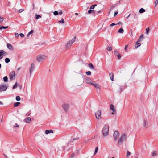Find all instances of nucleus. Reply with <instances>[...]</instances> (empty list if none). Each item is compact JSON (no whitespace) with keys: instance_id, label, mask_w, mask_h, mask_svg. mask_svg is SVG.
I'll return each mask as SVG.
<instances>
[{"instance_id":"nucleus-1","label":"nucleus","mask_w":158,"mask_h":158,"mask_svg":"<svg viewBox=\"0 0 158 158\" xmlns=\"http://www.w3.org/2000/svg\"><path fill=\"white\" fill-rule=\"evenodd\" d=\"M109 129V126L108 125L105 124L102 129V134L104 137H105L108 135Z\"/></svg>"},{"instance_id":"nucleus-2","label":"nucleus","mask_w":158,"mask_h":158,"mask_svg":"<svg viewBox=\"0 0 158 158\" xmlns=\"http://www.w3.org/2000/svg\"><path fill=\"white\" fill-rule=\"evenodd\" d=\"M126 137L127 135L125 133L122 134L118 140V144L120 145L123 141H125L126 139Z\"/></svg>"},{"instance_id":"nucleus-3","label":"nucleus","mask_w":158,"mask_h":158,"mask_svg":"<svg viewBox=\"0 0 158 158\" xmlns=\"http://www.w3.org/2000/svg\"><path fill=\"white\" fill-rule=\"evenodd\" d=\"M75 41V37L73 38L72 40H69L66 45V49H69L73 43Z\"/></svg>"},{"instance_id":"nucleus-4","label":"nucleus","mask_w":158,"mask_h":158,"mask_svg":"<svg viewBox=\"0 0 158 158\" xmlns=\"http://www.w3.org/2000/svg\"><path fill=\"white\" fill-rule=\"evenodd\" d=\"M62 107L64 111L66 113L68 111L69 108V105L67 103H64L62 105Z\"/></svg>"},{"instance_id":"nucleus-5","label":"nucleus","mask_w":158,"mask_h":158,"mask_svg":"<svg viewBox=\"0 0 158 158\" xmlns=\"http://www.w3.org/2000/svg\"><path fill=\"white\" fill-rule=\"evenodd\" d=\"M46 58V56L44 55H40L36 57L37 61L40 62H42Z\"/></svg>"},{"instance_id":"nucleus-6","label":"nucleus","mask_w":158,"mask_h":158,"mask_svg":"<svg viewBox=\"0 0 158 158\" xmlns=\"http://www.w3.org/2000/svg\"><path fill=\"white\" fill-rule=\"evenodd\" d=\"M7 89V87L6 84H3L0 85V92L5 91Z\"/></svg>"},{"instance_id":"nucleus-7","label":"nucleus","mask_w":158,"mask_h":158,"mask_svg":"<svg viewBox=\"0 0 158 158\" xmlns=\"http://www.w3.org/2000/svg\"><path fill=\"white\" fill-rule=\"evenodd\" d=\"M101 111L100 110H98L95 113L96 117L97 119H100L101 118Z\"/></svg>"},{"instance_id":"nucleus-8","label":"nucleus","mask_w":158,"mask_h":158,"mask_svg":"<svg viewBox=\"0 0 158 158\" xmlns=\"http://www.w3.org/2000/svg\"><path fill=\"white\" fill-rule=\"evenodd\" d=\"M114 136L115 141L116 140L119 136V133L118 131H115L114 134Z\"/></svg>"},{"instance_id":"nucleus-9","label":"nucleus","mask_w":158,"mask_h":158,"mask_svg":"<svg viewBox=\"0 0 158 158\" xmlns=\"http://www.w3.org/2000/svg\"><path fill=\"white\" fill-rule=\"evenodd\" d=\"M35 69V65L33 63H32L31 64V67L29 69L30 76L31 75L32 73Z\"/></svg>"},{"instance_id":"nucleus-10","label":"nucleus","mask_w":158,"mask_h":158,"mask_svg":"<svg viewBox=\"0 0 158 158\" xmlns=\"http://www.w3.org/2000/svg\"><path fill=\"white\" fill-rule=\"evenodd\" d=\"M15 73L14 71H12L10 74V78L11 80L14 79L15 78Z\"/></svg>"},{"instance_id":"nucleus-11","label":"nucleus","mask_w":158,"mask_h":158,"mask_svg":"<svg viewBox=\"0 0 158 158\" xmlns=\"http://www.w3.org/2000/svg\"><path fill=\"white\" fill-rule=\"evenodd\" d=\"M110 109L113 111V112L112 113V114H114V113H116V109L115 108L114 106L112 105L111 104L110 105Z\"/></svg>"},{"instance_id":"nucleus-12","label":"nucleus","mask_w":158,"mask_h":158,"mask_svg":"<svg viewBox=\"0 0 158 158\" xmlns=\"http://www.w3.org/2000/svg\"><path fill=\"white\" fill-rule=\"evenodd\" d=\"M85 81L87 83L92 85L93 81L89 78H87L85 80Z\"/></svg>"},{"instance_id":"nucleus-13","label":"nucleus","mask_w":158,"mask_h":158,"mask_svg":"<svg viewBox=\"0 0 158 158\" xmlns=\"http://www.w3.org/2000/svg\"><path fill=\"white\" fill-rule=\"evenodd\" d=\"M92 85L94 86V87L97 89H101L100 86L96 83H93Z\"/></svg>"},{"instance_id":"nucleus-14","label":"nucleus","mask_w":158,"mask_h":158,"mask_svg":"<svg viewBox=\"0 0 158 158\" xmlns=\"http://www.w3.org/2000/svg\"><path fill=\"white\" fill-rule=\"evenodd\" d=\"M7 47L10 50H13V46L7 43Z\"/></svg>"},{"instance_id":"nucleus-15","label":"nucleus","mask_w":158,"mask_h":158,"mask_svg":"<svg viewBox=\"0 0 158 158\" xmlns=\"http://www.w3.org/2000/svg\"><path fill=\"white\" fill-rule=\"evenodd\" d=\"M109 76L110 77V78L111 80L113 81H114V74L113 73H111L109 74Z\"/></svg>"},{"instance_id":"nucleus-16","label":"nucleus","mask_w":158,"mask_h":158,"mask_svg":"<svg viewBox=\"0 0 158 158\" xmlns=\"http://www.w3.org/2000/svg\"><path fill=\"white\" fill-rule=\"evenodd\" d=\"M25 121L27 123H29L31 121V118L29 117L26 118L25 119Z\"/></svg>"},{"instance_id":"nucleus-17","label":"nucleus","mask_w":158,"mask_h":158,"mask_svg":"<svg viewBox=\"0 0 158 158\" xmlns=\"http://www.w3.org/2000/svg\"><path fill=\"white\" fill-rule=\"evenodd\" d=\"M140 45L141 44L140 43H139L138 42H136L135 45V48L136 49L138 47L140 46Z\"/></svg>"},{"instance_id":"nucleus-18","label":"nucleus","mask_w":158,"mask_h":158,"mask_svg":"<svg viewBox=\"0 0 158 158\" xmlns=\"http://www.w3.org/2000/svg\"><path fill=\"white\" fill-rule=\"evenodd\" d=\"M157 156V152L156 151H154L152 154V155L151 156H152V157H154V156Z\"/></svg>"},{"instance_id":"nucleus-19","label":"nucleus","mask_w":158,"mask_h":158,"mask_svg":"<svg viewBox=\"0 0 158 158\" xmlns=\"http://www.w3.org/2000/svg\"><path fill=\"white\" fill-rule=\"evenodd\" d=\"M51 133H53V131L52 130H47L45 131V133L46 134Z\"/></svg>"},{"instance_id":"nucleus-20","label":"nucleus","mask_w":158,"mask_h":158,"mask_svg":"<svg viewBox=\"0 0 158 158\" xmlns=\"http://www.w3.org/2000/svg\"><path fill=\"white\" fill-rule=\"evenodd\" d=\"M0 54H2L3 56L6 55H7V53H6V52L4 51L3 50H0Z\"/></svg>"},{"instance_id":"nucleus-21","label":"nucleus","mask_w":158,"mask_h":158,"mask_svg":"<svg viewBox=\"0 0 158 158\" xmlns=\"http://www.w3.org/2000/svg\"><path fill=\"white\" fill-rule=\"evenodd\" d=\"M143 35H142L141 36H140V37L139 38V39L138 40V41L137 42H141L142 41V40H143Z\"/></svg>"},{"instance_id":"nucleus-22","label":"nucleus","mask_w":158,"mask_h":158,"mask_svg":"<svg viewBox=\"0 0 158 158\" xmlns=\"http://www.w3.org/2000/svg\"><path fill=\"white\" fill-rule=\"evenodd\" d=\"M89 67L91 68V69H94V67L93 65V64L91 63H90L89 64Z\"/></svg>"},{"instance_id":"nucleus-23","label":"nucleus","mask_w":158,"mask_h":158,"mask_svg":"<svg viewBox=\"0 0 158 158\" xmlns=\"http://www.w3.org/2000/svg\"><path fill=\"white\" fill-rule=\"evenodd\" d=\"M124 31V30L122 28H120L118 31V32L120 33H123Z\"/></svg>"},{"instance_id":"nucleus-24","label":"nucleus","mask_w":158,"mask_h":158,"mask_svg":"<svg viewBox=\"0 0 158 158\" xmlns=\"http://www.w3.org/2000/svg\"><path fill=\"white\" fill-rule=\"evenodd\" d=\"M145 9H143V8H141L140 9V10H139V12L140 13H143L145 12Z\"/></svg>"},{"instance_id":"nucleus-25","label":"nucleus","mask_w":158,"mask_h":158,"mask_svg":"<svg viewBox=\"0 0 158 158\" xmlns=\"http://www.w3.org/2000/svg\"><path fill=\"white\" fill-rule=\"evenodd\" d=\"M21 104L20 102H17L14 103V106L15 107H17Z\"/></svg>"},{"instance_id":"nucleus-26","label":"nucleus","mask_w":158,"mask_h":158,"mask_svg":"<svg viewBox=\"0 0 158 158\" xmlns=\"http://www.w3.org/2000/svg\"><path fill=\"white\" fill-rule=\"evenodd\" d=\"M79 139V138H73L69 142V144H71V143L72 142V141L73 140H77L78 139Z\"/></svg>"},{"instance_id":"nucleus-27","label":"nucleus","mask_w":158,"mask_h":158,"mask_svg":"<svg viewBox=\"0 0 158 158\" xmlns=\"http://www.w3.org/2000/svg\"><path fill=\"white\" fill-rule=\"evenodd\" d=\"M19 85V84L17 82H16L15 85L13 86L12 89H14L15 88L17 87Z\"/></svg>"},{"instance_id":"nucleus-28","label":"nucleus","mask_w":158,"mask_h":158,"mask_svg":"<svg viewBox=\"0 0 158 158\" xmlns=\"http://www.w3.org/2000/svg\"><path fill=\"white\" fill-rule=\"evenodd\" d=\"M3 81L4 82H6L8 81V77L7 76H6L3 77Z\"/></svg>"},{"instance_id":"nucleus-29","label":"nucleus","mask_w":158,"mask_h":158,"mask_svg":"<svg viewBox=\"0 0 158 158\" xmlns=\"http://www.w3.org/2000/svg\"><path fill=\"white\" fill-rule=\"evenodd\" d=\"M41 16L40 15H38L37 14L35 15V18L36 19H38L39 18H41Z\"/></svg>"},{"instance_id":"nucleus-30","label":"nucleus","mask_w":158,"mask_h":158,"mask_svg":"<svg viewBox=\"0 0 158 158\" xmlns=\"http://www.w3.org/2000/svg\"><path fill=\"white\" fill-rule=\"evenodd\" d=\"M131 153L129 151H127L126 154V156L127 158H128L129 156L131 155Z\"/></svg>"},{"instance_id":"nucleus-31","label":"nucleus","mask_w":158,"mask_h":158,"mask_svg":"<svg viewBox=\"0 0 158 158\" xmlns=\"http://www.w3.org/2000/svg\"><path fill=\"white\" fill-rule=\"evenodd\" d=\"M10 59L8 58H6L5 59V62L6 63H8L10 62Z\"/></svg>"},{"instance_id":"nucleus-32","label":"nucleus","mask_w":158,"mask_h":158,"mask_svg":"<svg viewBox=\"0 0 158 158\" xmlns=\"http://www.w3.org/2000/svg\"><path fill=\"white\" fill-rule=\"evenodd\" d=\"M8 26L4 27V26H2L0 27V29L1 30H2V29H6V28H8Z\"/></svg>"},{"instance_id":"nucleus-33","label":"nucleus","mask_w":158,"mask_h":158,"mask_svg":"<svg viewBox=\"0 0 158 158\" xmlns=\"http://www.w3.org/2000/svg\"><path fill=\"white\" fill-rule=\"evenodd\" d=\"M34 32V31L33 30H31L27 34V36L28 37L29 35H30L31 34L33 33Z\"/></svg>"},{"instance_id":"nucleus-34","label":"nucleus","mask_w":158,"mask_h":158,"mask_svg":"<svg viewBox=\"0 0 158 158\" xmlns=\"http://www.w3.org/2000/svg\"><path fill=\"white\" fill-rule=\"evenodd\" d=\"M16 100L17 101H19L20 100V98L19 96H17L16 97Z\"/></svg>"},{"instance_id":"nucleus-35","label":"nucleus","mask_w":158,"mask_h":158,"mask_svg":"<svg viewBox=\"0 0 158 158\" xmlns=\"http://www.w3.org/2000/svg\"><path fill=\"white\" fill-rule=\"evenodd\" d=\"M149 31V28H146V33L147 34H148Z\"/></svg>"},{"instance_id":"nucleus-36","label":"nucleus","mask_w":158,"mask_h":158,"mask_svg":"<svg viewBox=\"0 0 158 158\" xmlns=\"http://www.w3.org/2000/svg\"><path fill=\"white\" fill-rule=\"evenodd\" d=\"M64 19H62L61 20H60L58 21V23H64Z\"/></svg>"},{"instance_id":"nucleus-37","label":"nucleus","mask_w":158,"mask_h":158,"mask_svg":"<svg viewBox=\"0 0 158 158\" xmlns=\"http://www.w3.org/2000/svg\"><path fill=\"white\" fill-rule=\"evenodd\" d=\"M98 151V147H97L95 148V151L94 152V155Z\"/></svg>"},{"instance_id":"nucleus-38","label":"nucleus","mask_w":158,"mask_h":158,"mask_svg":"<svg viewBox=\"0 0 158 158\" xmlns=\"http://www.w3.org/2000/svg\"><path fill=\"white\" fill-rule=\"evenodd\" d=\"M97 6V5H96V4H95V5H92V6H90V9H93L95 7V6Z\"/></svg>"},{"instance_id":"nucleus-39","label":"nucleus","mask_w":158,"mask_h":158,"mask_svg":"<svg viewBox=\"0 0 158 158\" xmlns=\"http://www.w3.org/2000/svg\"><path fill=\"white\" fill-rule=\"evenodd\" d=\"M85 74L88 75H90L91 74V72L90 71L86 72Z\"/></svg>"},{"instance_id":"nucleus-40","label":"nucleus","mask_w":158,"mask_h":158,"mask_svg":"<svg viewBox=\"0 0 158 158\" xmlns=\"http://www.w3.org/2000/svg\"><path fill=\"white\" fill-rule=\"evenodd\" d=\"M108 51H110L112 50V48L111 47H107L106 48Z\"/></svg>"},{"instance_id":"nucleus-41","label":"nucleus","mask_w":158,"mask_h":158,"mask_svg":"<svg viewBox=\"0 0 158 158\" xmlns=\"http://www.w3.org/2000/svg\"><path fill=\"white\" fill-rule=\"evenodd\" d=\"M58 14V12L57 11H56L54 12V15H57Z\"/></svg>"},{"instance_id":"nucleus-42","label":"nucleus","mask_w":158,"mask_h":158,"mask_svg":"<svg viewBox=\"0 0 158 158\" xmlns=\"http://www.w3.org/2000/svg\"><path fill=\"white\" fill-rule=\"evenodd\" d=\"M158 4V0H156L155 2V6H157Z\"/></svg>"},{"instance_id":"nucleus-43","label":"nucleus","mask_w":158,"mask_h":158,"mask_svg":"<svg viewBox=\"0 0 158 158\" xmlns=\"http://www.w3.org/2000/svg\"><path fill=\"white\" fill-rule=\"evenodd\" d=\"M75 155V154L74 153H73L72 155L69 156L70 157H74Z\"/></svg>"},{"instance_id":"nucleus-44","label":"nucleus","mask_w":158,"mask_h":158,"mask_svg":"<svg viewBox=\"0 0 158 158\" xmlns=\"http://www.w3.org/2000/svg\"><path fill=\"white\" fill-rule=\"evenodd\" d=\"M3 19L2 17L0 16V23H2L3 21Z\"/></svg>"},{"instance_id":"nucleus-45","label":"nucleus","mask_w":158,"mask_h":158,"mask_svg":"<svg viewBox=\"0 0 158 158\" xmlns=\"http://www.w3.org/2000/svg\"><path fill=\"white\" fill-rule=\"evenodd\" d=\"M114 54L115 55H118V54H119V53H118V52L117 51H114Z\"/></svg>"},{"instance_id":"nucleus-46","label":"nucleus","mask_w":158,"mask_h":158,"mask_svg":"<svg viewBox=\"0 0 158 158\" xmlns=\"http://www.w3.org/2000/svg\"><path fill=\"white\" fill-rule=\"evenodd\" d=\"M134 19H138V16L135 14H134Z\"/></svg>"},{"instance_id":"nucleus-47","label":"nucleus","mask_w":158,"mask_h":158,"mask_svg":"<svg viewBox=\"0 0 158 158\" xmlns=\"http://www.w3.org/2000/svg\"><path fill=\"white\" fill-rule=\"evenodd\" d=\"M14 127H19V126L17 123H15L14 126Z\"/></svg>"},{"instance_id":"nucleus-48","label":"nucleus","mask_w":158,"mask_h":158,"mask_svg":"<svg viewBox=\"0 0 158 158\" xmlns=\"http://www.w3.org/2000/svg\"><path fill=\"white\" fill-rule=\"evenodd\" d=\"M93 10H92L90 9L88 10V13L89 14H91V13H92L93 12Z\"/></svg>"},{"instance_id":"nucleus-49","label":"nucleus","mask_w":158,"mask_h":158,"mask_svg":"<svg viewBox=\"0 0 158 158\" xmlns=\"http://www.w3.org/2000/svg\"><path fill=\"white\" fill-rule=\"evenodd\" d=\"M20 36L21 37H23L24 36V35L23 33H20L19 34Z\"/></svg>"},{"instance_id":"nucleus-50","label":"nucleus","mask_w":158,"mask_h":158,"mask_svg":"<svg viewBox=\"0 0 158 158\" xmlns=\"http://www.w3.org/2000/svg\"><path fill=\"white\" fill-rule=\"evenodd\" d=\"M143 126L145 127H146V121H144L143 122Z\"/></svg>"},{"instance_id":"nucleus-51","label":"nucleus","mask_w":158,"mask_h":158,"mask_svg":"<svg viewBox=\"0 0 158 158\" xmlns=\"http://www.w3.org/2000/svg\"><path fill=\"white\" fill-rule=\"evenodd\" d=\"M3 55L2 54H0V60L2 58Z\"/></svg>"},{"instance_id":"nucleus-52","label":"nucleus","mask_w":158,"mask_h":158,"mask_svg":"<svg viewBox=\"0 0 158 158\" xmlns=\"http://www.w3.org/2000/svg\"><path fill=\"white\" fill-rule=\"evenodd\" d=\"M117 56L118 57V59H120L121 58V56H120V55L119 54H118V55H117Z\"/></svg>"},{"instance_id":"nucleus-53","label":"nucleus","mask_w":158,"mask_h":158,"mask_svg":"<svg viewBox=\"0 0 158 158\" xmlns=\"http://www.w3.org/2000/svg\"><path fill=\"white\" fill-rule=\"evenodd\" d=\"M23 11V9H20L19 10V12L21 13Z\"/></svg>"},{"instance_id":"nucleus-54","label":"nucleus","mask_w":158,"mask_h":158,"mask_svg":"<svg viewBox=\"0 0 158 158\" xmlns=\"http://www.w3.org/2000/svg\"><path fill=\"white\" fill-rule=\"evenodd\" d=\"M19 35L18 33H16L15 34V36L16 37H19Z\"/></svg>"},{"instance_id":"nucleus-55","label":"nucleus","mask_w":158,"mask_h":158,"mask_svg":"<svg viewBox=\"0 0 158 158\" xmlns=\"http://www.w3.org/2000/svg\"><path fill=\"white\" fill-rule=\"evenodd\" d=\"M116 24H115L114 23H112L110 25V27H112V26H115V25H116Z\"/></svg>"},{"instance_id":"nucleus-56","label":"nucleus","mask_w":158,"mask_h":158,"mask_svg":"<svg viewBox=\"0 0 158 158\" xmlns=\"http://www.w3.org/2000/svg\"><path fill=\"white\" fill-rule=\"evenodd\" d=\"M128 47V45H125V46L124 49L126 51H127V48Z\"/></svg>"},{"instance_id":"nucleus-57","label":"nucleus","mask_w":158,"mask_h":158,"mask_svg":"<svg viewBox=\"0 0 158 158\" xmlns=\"http://www.w3.org/2000/svg\"><path fill=\"white\" fill-rule=\"evenodd\" d=\"M115 6H113L110 8V10H112L114 7Z\"/></svg>"},{"instance_id":"nucleus-58","label":"nucleus","mask_w":158,"mask_h":158,"mask_svg":"<svg viewBox=\"0 0 158 158\" xmlns=\"http://www.w3.org/2000/svg\"><path fill=\"white\" fill-rule=\"evenodd\" d=\"M118 13L117 12H114V16H115Z\"/></svg>"},{"instance_id":"nucleus-59","label":"nucleus","mask_w":158,"mask_h":158,"mask_svg":"<svg viewBox=\"0 0 158 158\" xmlns=\"http://www.w3.org/2000/svg\"><path fill=\"white\" fill-rule=\"evenodd\" d=\"M63 13V12L62 11H60L59 12V13H58V14H59V15H61Z\"/></svg>"},{"instance_id":"nucleus-60","label":"nucleus","mask_w":158,"mask_h":158,"mask_svg":"<svg viewBox=\"0 0 158 158\" xmlns=\"http://www.w3.org/2000/svg\"><path fill=\"white\" fill-rule=\"evenodd\" d=\"M130 15H131V14H130H130H129V15H128V16H127V17H126V18L127 19H128V18L130 16Z\"/></svg>"},{"instance_id":"nucleus-61","label":"nucleus","mask_w":158,"mask_h":158,"mask_svg":"<svg viewBox=\"0 0 158 158\" xmlns=\"http://www.w3.org/2000/svg\"><path fill=\"white\" fill-rule=\"evenodd\" d=\"M120 90L119 91H120V92H121V90H122V88L121 87H120Z\"/></svg>"},{"instance_id":"nucleus-62","label":"nucleus","mask_w":158,"mask_h":158,"mask_svg":"<svg viewBox=\"0 0 158 158\" xmlns=\"http://www.w3.org/2000/svg\"><path fill=\"white\" fill-rule=\"evenodd\" d=\"M3 104L2 102L1 101H0V105H2Z\"/></svg>"},{"instance_id":"nucleus-63","label":"nucleus","mask_w":158,"mask_h":158,"mask_svg":"<svg viewBox=\"0 0 158 158\" xmlns=\"http://www.w3.org/2000/svg\"><path fill=\"white\" fill-rule=\"evenodd\" d=\"M92 13H93L94 14H95V12L94 10H93V12Z\"/></svg>"},{"instance_id":"nucleus-64","label":"nucleus","mask_w":158,"mask_h":158,"mask_svg":"<svg viewBox=\"0 0 158 158\" xmlns=\"http://www.w3.org/2000/svg\"><path fill=\"white\" fill-rule=\"evenodd\" d=\"M20 69V68H19L18 69V71H19V70Z\"/></svg>"}]
</instances>
